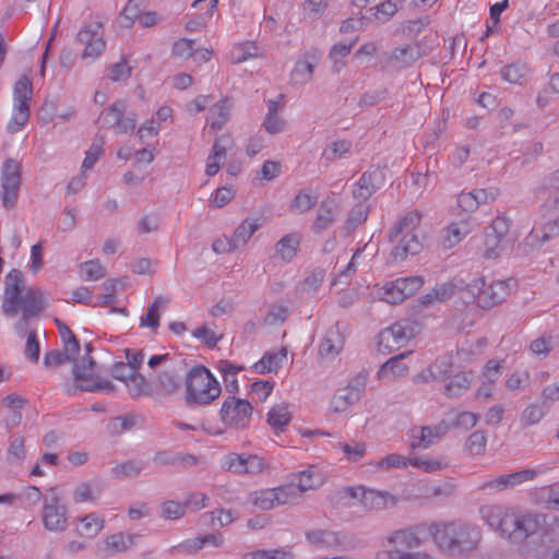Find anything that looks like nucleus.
<instances>
[{
  "label": "nucleus",
  "instance_id": "nucleus-1",
  "mask_svg": "<svg viewBox=\"0 0 559 559\" xmlns=\"http://www.w3.org/2000/svg\"><path fill=\"white\" fill-rule=\"evenodd\" d=\"M4 284L2 312L5 317H15L20 305H23L22 313L29 318L45 308V293L37 288H28L24 292V277L20 270H11L5 276Z\"/></svg>",
  "mask_w": 559,
  "mask_h": 559
},
{
  "label": "nucleus",
  "instance_id": "nucleus-2",
  "mask_svg": "<svg viewBox=\"0 0 559 559\" xmlns=\"http://www.w3.org/2000/svg\"><path fill=\"white\" fill-rule=\"evenodd\" d=\"M429 533L437 546L449 554L471 551L480 540L479 528L469 523H432Z\"/></svg>",
  "mask_w": 559,
  "mask_h": 559
},
{
  "label": "nucleus",
  "instance_id": "nucleus-3",
  "mask_svg": "<svg viewBox=\"0 0 559 559\" xmlns=\"http://www.w3.org/2000/svg\"><path fill=\"white\" fill-rule=\"evenodd\" d=\"M421 214L411 211L397 221L389 233L393 245L391 255L395 261H403L409 254L419 253L424 248V234L420 229Z\"/></svg>",
  "mask_w": 559,
  "mask_h": 559
},
{
  "label": "nucleus",
  "instance_id": "nucleus-4",
  "mask_svg": "<svg viewBox=\"0 0 559 559\" xmlns=\"http://www.w3.org/2000/svg\"><path fill=\"white\" fill-rule=\"evenodd\" d=\"M221 385L203 366L193 367L186 379V403L188 406L209 405L221 394Z\"/></svg>",
  "mask_w": 559,
  "mask_h": 559
},
{
  "label": "nucleus",
  "instance_id": "nucleus-5",
  "mask_svg": "<svg viewBox=\"0 0 559 559\" xmlns=\"http://www.w3.org/2000/svg\"><path fill=\"white\" fill-rule=\"evenodd\" d=\"M465 294L469 301H476L483 309H490L507 298L509 286L503 281L487 284L485 277L479 276L465 285Z\"/></svg>",
  "mask_w": 559,
  "mask_h": 559
},
{
  "label": "nucleus",
  "instance_id": "nucleus-6",
  "mask_svg": "<svg viewBox=\"0 0 559 559\" xmlns=\"http://www.w3.org/2000/svg\"><path fill=\"white\" fill-rule=\"evenodd\" d=\"M72 377L73 383H64V392L69 395H75L78 392H112L115 385L111 381L102 379L95 374V370L79 366L78 360L73 361Z\"/></svg>",
  "mask_w": 559,
  "mask_h": 559
},
{
  "label": "nucleus",
  "instance_id": "nucleus-7",
  "mask_svg": "<svg viewBox=\"0 0 559 559\" xmlns=\"http://www.w3.org/2000/svg\"><path fill=\"white\" fill-rule=\"evenodd\" d=\"M33 94L32 81L27 76L20 78L13 88L14 106L12 118L7 129L10 133L17 132L29 119V100Z\"/></svg>",
  "mask_w": 559,
  "mask_h": 559
},
{
  "label": "nucleus",
  "instance_id": "nucleus-8",
  "mask_svg": "<svg viewBox=\"0 0 559 559\" xmlns=\"http://www.w3.org/2000/svg\"><path fill=\"white\" fill-rule=\"evenodd\" d=\"M252 413V405L247 400L236 396H228L219 411L222 421L233 429H245L249 427Z\"/></svg>",
  "mask_w": 559,
  "mask_h": 559
},
{
  "label": "nucleus",
  "instance_id": "nucleus-9",
  "mask_svg": "<svg viewBox=\"0 0 559 559\" xmlns=\"http://www.w3.org/2000/svg\"><path fill=\"white\" fill-rule=\"evenodd\" d=\"M50 495L44 498L41 520L44 527L50 532L61 533L68 528V511L61 498L50 489Z\"/></svg>",
  "mask_w": 559,
  "mask_h": 559
},
{
  "label": "nucleus",
  "instance_id": "nucleus-10",
  "mask_svg": "<svg viewBox=\"0 0 559 559\" xmlns=\"http://www.w3.org/2000/svg\"><path fill=\"white\" fill-rule=\"evenodd\" d=\"M343 492L345 496L357 499L367 510L378 511L393 507L396 503V498L389 492L368 489L362 486L347 487L343 489Z\"/></svg>",
  "mask_w": 559,
  "mask_h": 559
},
{
  "label": "nucleus",
  "instance_id": "nucleus-11",
  "mask_svg": "<svg viewBox=\"0 0 559 559\" xmlns=\"http://www.w3.org/2000/svg\"><path fill=\"white\" fill-rule=\"evenodd\" d=\"M423 284L419 276L397 278L383 285L381 298L391 305L400 304L418 292Z\"/></svg>",
  "mask_w": 559,
  "mask_h": 559
},
{
  "label": "nucleus",
  "instance_id": "nucleus-12",
  "mask_svg": "<svg viewBox=\"0 0 559 559\" xmlns=\"http://www.w3.org/2000/svg\"><path fill=\"white\" fill-rule=\"evenodd\" d=\"M415 335L414 328L409 322H395L389 328L383 329L378 335V346L380 350L386 349L393 352L404 346Z\"/></svg>",
  "mask_w": 559,
  "mask_h": 559
},
{
  "label": "nucleus",
  "instance_id": "nucleus-13",
  "mask_svg": "<svg viewBox=\"0 0 559 559\" xmlns=\"http://www.w3.org/2000/svg\"><path fill=\"white\" fill-rule=\"evenodd\" d=\"M481 518L495 531L500 532L502 536H508L511 533V527L515 521L513 519L514 511L499 504L483 506L479 510Z\"/></svg>",
  "mask_w": 559,
  "mask_h": 559
},
{
  "label": "nucleus",
  "instance_id": "nucleus-14",
  "mask_svg": "<svg viewBox=\"0 0 559 559\" xmlns=\"http://www.w3.org/2000/svg\"><path fill=\"white\" fill-rule=\"evenodd\" d=\"M448 431L449 426L445 421H441L435 426L413 427L408 432L409 448L412 450H426Z\"/></svg>",
  "mask_w": 559,
  "mask_h": 559
},
{
  "label": "nucleus",
  "instance_id": "nucleus-15",
  "mask_svg": "<svg viewBox=\"0 0 559 559\" xmlns=\"http://www.w3.org/2000/svg\"><path fill=\"white\" fill-rule=\"evenodd\" d=\"M386 547L377 552H408L412 549L419 548L423 539L417 533L416 527H406L393 531L386 537Z\"/></svg>",
  "mask_w": 559,
  "mask_h": 559
},
{
  "label": "nucleus",
  "instance_id": "nucleus-16",
  "mask_svg": "<svg viewBox=\"0 0 559 559\" xmlns=\"http://www.w3.org/2000/svg\"><path fill=\"white\" fill-rule=\"evenodd\" d=\"M102 25L99 23L90 24L83 27L76 35V40L85 46L82 51V59L95 60L106 47L103 35L99 33Z\"/></svg>",
  "mask_w": 559,
  "mask_h": 559
},
{
  "label": "nucleus",
  "instance_id": "nucleus-17",
  "mask_svg": "<svg viewBox=\"0 0 559 559\" xmlns=\"http://www.w3.org/2000/svg\"><path fill=\"white\" fill-rule=\"evenodd\" d=\"M513 519L515 520V523L511 527L509 538L514 543H521L530 535L535 534L546 522L545 515L533 512L522 514L514 511Z\"/></svg>",
  "mask_w": 559,
  "mask_h": 559
},
{
  "label": "nucleus",
  "instance_id": "nucleus-18",
  "mask_svg": "<svg viewBox=\"0 0 559 559\" xmlns=\"http://www.w3.org/2000/svg\"><path fill=\"white\" fill-rule=\"evenodd\" d=\"M536 475L537 472L535 469H521L486 480L479 486V489L486 492H499L514 488L525 481L533 480Z\"/></svg>",
  "mask_w": 559,
  "mask_h": 559
},
{
  "label": "nucleus",
  "instance_id": "nucleus-19",
  "mask_svg": "<svg viewBox=\"0 0 559 559\" xmlns=\"http://www.w3.org/2000/svg\"><path fill=\"white\" fill-rule=\"evenodd\" d=\"M419 58V49L417 46L404 45L394 48L390 52H385L380 61L381 70L385 71L391 68L396 71L411 67Z\"/></svg>",
  "mask_w": 559,
  "mask_h": 559
},
{
  "label": "nucleus",
  "instance_id": "nucleus-20",
  "mask_svg": "<svg viewBox=\"0 0 559 559\" xmlns=\"http://www.w3.org/2000/svg\"><path fill=\"white\" fill-rule=\"evenodd\" d=\"M305 536L309 545L318 549H336L342 545L340 534L330 530H309L305 533Z\"/></svg>",
  "mask_w": 559,
  "mask_h": 559
},
{
  "label": "nucleus",
  "instance_id": "nucleus-21",
  "mask_svg": "<svg viewBox=\"0 0 559 559\" xmlns=\"http://www.w3.org/2000/svg\"><path fill=\"white\" fill-rule=\"evenodd\" d=\"M511 221L506 216H497L491 224L485 228L486 234L501 242L502 247L513 248L516 235L510 230Z\"/></svg>",
  "mask_w": 559,
  "mask_h": 559
},
{
  "label": "nucleus",
  "instance_id": "nucleus-22",
  "mask_svg": "<svg viewBox=\"0 0 559 559\" xmlns=\"http://www.w3.org/2000/svg\"><path fill=\"white\" fill-rule=\"evenodd\" d=\"M179 372L174 366H166L164 370L157 373L154 380V393L163 395H173L179 389Z\"/></svg>",
  "mask_w": 559,
  "mask_h": 559
},
{
  "label": "nucleus",
  "instance_id": "nucleus-23",
  "mask_svg": "<svg viewBox=\"0 0 559 559\" xmlns=\"http://www.w3.org/2000/svg\"><path fill=\"white\" fill-rule=\"evenodd\" d=\"M345 338L338 324L331 326L319 347V354L323 357H335L337 356L344 346Z\"/></svg>",
  "mask_w": 559,
  "mask_h": 559
},
{
  "label": "nucleus",
  "instance_id": "nucleus-24",
  "mask_svg": "<svg viewBox=\"0 0 559 559\" xmlns=\"http://www.w3.org/2000/svg\"><path fill=\"white\" fill-rule=\"evenodd\" d=\"M380 173L377 170L366 171L361 175L353 190L354 199L367 203V200L377 191Z\"/></svg>",
  "mask_w": 559,
  "mask_h": 559
},
{
  "label": "nucleus",
  "instance_id": "nucleus-25",
  "mask_svg": "<svg viewBox=\"0 0 559 559\" xmlns=\"http://www.w3.org/2000/svg\"><path fill=\"white\" fill-rule=\"evenodd\" d=\"M407 355L408 353H403L388 359L378 370V379L385 380L405 377L408 373L409 368L403 362V359Z\"/></svg>",
  "mask_w": 559,
  "mask_h": 559
},
{
  "label": "nucleus",
  "instance_id": "nucleus-26",
  "mask_svg": "<svg viewBox=\"0 0 559 559\" xmlns=\"http://www.w3.org/2000/svg\"><path fill=\"white\" fill-rule=\"evenodd\" d=\"M300 243V236L296 233L285 235L275 245L274 258L289 262L296 255Z\"/></svg>",
  "mask_w": 559,
  "mask_h": 559
},
{
  "label": "nucleus",
  "instance_id": "nucleus-27",
  "mask_svg": "<svg viewBox=\"0 0 559 559\" xmlns=\"http://www.w3.org/2000/svg\"><path fill=\"white\" fill-rule=\"evenodd\" d=\"M286 357L287 349L285 347H282L276 353H265L262 358L253 365V369L260 374L276 372L282 367V362Z\"/></svg>",
  "mask_w": 559,
  "mask_h": 559
},
{
  "label": "nucleus",
  "instance_id": "nucleus-28",
  "mask_svg": "<svg viewBox=\"0 0 559 559\" xmlns=\"http://www.w3.org/2000/svg\"><path fill=\"white\" fill-rule=\"evenodd\" d=\"M298 485L296 486L300 493L308 490H316L324 484V476L316 466L301 471L297 474Z\"/></svg>",
  "mask_w": 559,
  "mask_h": 559
},
{
  "label": "nucleus",
  "instance_id": "nucleus-29",
  "mask_svg": "<svg viewBox=\"0 0 559 559\" xmlns=\"http://www.w3.org/2000/svg\"><path fill=\"white\" fill-rule=\"evenodd\" d=\"M21 182V164L13 158L5 159L1 169V187L20 188Z\"/></svg>",
  "mask_w": 559,
  "mask_h": 559
},
{
  "label": "nucleus",
  "instance_id": "nucleus-30",
  "mask_svg": "<svg viewBox=\"0 0 559 559\" xmlns=\"http://www.w3.org/2000/svg\"><path fill=\"white\" fill-rule=\"evenodd\" d=\"M317 66V59L314 56L305 55L302 59L298 60L292 71V78L297 84L308 83L313 73V69Z\"/></svg>",
  "mask_w": 559,
  "mask_h": 559
},
{
  "label": "nucleus",
  "instance_id": "nucleus-31",
  "mask_svg": "<svg viewBox=\"0 0 559 559\" xmlns=\"http://www.w3.org/2000/svg\"><path fill=\"white\" fill-rule=\"evenodd\" d=\"M231 107L230 100L223 98L210 109L209 120L213 129L221 130L227 123Z\"/></svg>",
  "mask_w": 559,
  "mask_h": 559
},
{
  "label": "nucleus",
  "instance_id": "nucleus-32",
  "mask_svg": "<svg viewBox=\"0 0 559 559\" xmlns=\"http://www.w3.org/2000/svg\"><path fill=\"white\" fill-rule=\"evenodd\" d=\"M169 304V298L166 296H158L154 302L148 307L145 316L140 319V326H146L156 330L159 326L160 310Z\"/></svg>",
  "mask_w": 559,
  "mask_h": 559
},
{
  "label": "nucleus",
  "instance_id": "nucleus-33",
  "mask_svg": "<svg viewBox=\"0 0 559 559\" xmlns=\"http://www.w3.org/2000/svg\"><path fill=\"white\" fill-rule=\"evenodd\" d=\"M128 103L123 99L116 100L99 115L104 128H115L120 118L127 114Z\"/></svg>",
  "mask_w": 559,
  "mask_h": 559
},
{
  "label": "nucleus",
  "instance_id": "nucleus-34",
  "mask_svg": "<svg viewBox=\"0 0 559 559\" xmlns=\"http://www.w3.org/2000/svg\"><path fill=\"white\" fill-rule=\"evenodd\" d=\"M370 207L368 203L358 202L348 213L344 224L346 235H350L356 228L362 225L369 215Z\"/></svg>",
  "mask_w": 559,
  "mask_h": 559
},
{
  "label": "nucleus",
  "instance_id": "nucleus-35",
  "mask_svg": "<svg viewBox=\"0 0 559 559\" xmlns=\"http://www.w3.org/2000/svg\"><path fill=\"white\" fill-rule=\"evenodd\" d=\"M130 374L131 377L127 380L126 385L128 388L129 394L132 397L154 395L153 386L147 382L143 374L139 373L138 371L131 372Z\"/></svg>",
  "mask_w": 559,
  "mask_h": 559
},
{
  "label": "nucleus",
  "instance_id": "nucleus-36",
  "mask_svg": "<svg viewBox=\"0 0 559 559\" xmlns=\"http://www.w3.org/2000/svg\"><path fill=\"white\" fill-rule=\"evenodd\" d=\"M472 383V372H459L445 384L443 393L448 397H457L465 393Z\"/></svg>",
  "mask_w": 559,
  "mask_h": 559
},
{
  "label": "nucleus",
  "instance_id": "nucleus-37",
  "mask_svg": "<svg viewBox=\"0 0 559 559\" xmlns=\"http://www.w3.org/2000/svg\"><path fill=\"white\" fill-rule=\"evenodd\" d=\"M81 526L76 527V533L86 538H94L104 528V520L95 513H90L80 519Z\"/></svg>",
  "mask_w": 559,
  "mask_h": 559
},
{
  "label": "nucleus",
  "instance_id": "nucleus-38",
  "mask_svg": "<svg viewBox=\"0 0 559 559\" xmlns=\"http://www.w3.org/2000/svg\"><path fill=\"white\" fill-rule=\"evenodd\" d=\"M259 226L260 223L258 219L247 218L235 229L231 239L237 249L248 242Z\"/></svg>",
  "mask_w": 559,
  "mask_h": 559
},
{
  "label": "nucleus",
  "instance_id": "nucleus-39",
  "mask_svg": "<svg viewBox=\"0 0 559 559\" xmlns=\"http://www.w3.org/2000/svg\"><path fill=\"white\" fill-rule=\"evenodd\" d=\"M267 424L276 429L283 431L284 428L289 424L292 416L288 408L284 404L274 405L266 415Z\"/></svg>",
  "mask_w": 559,
  "mask_h": 559
},
{
  "label": "nucleus",
  "instance_id": "nucleus-40",
  "mask_svg": "<svg viewBox=\"0 0 559 559\" xmlns=\"http://www.w3.org/2000/svg\"><path fill=\"white\" fill-rule=\"evenodd\" d=\"M100 491V487L95 481L81 483L73 490V500L76 503L91 502L99 497Z\"/></svg>",
  "mask_w": 559,
  "mask_h": 559
},
{
  "label": "nucleus",
  "instance_id": "nucleus-41",
  "mask_svg": "<svg viewBox=\"0 0 559 559\" xmlns=\"http://www.w3.org/2000/svg\"><path fill=\"white\" fill-rule=\"evenodd\" d=\"M353 147V144L350 141L347 140H337L324 148L322 153V158H324L328 162H334L340 158H344L347 156V154L350 152Z\"/></svg>",
  "mask_w": 559,
  "mask_h": 559
},
{
  "label": "nucleus",
  "instance_id": "nucleus-42",
  "mask_svg": "<svg viewBox=\"0 0 559 559\" xmlns=\"http://www.w3.org/2000/svg\"><path fill=\"white\" fill-rule=\"evenodd\" d=\"M335 221L333 206L331 202L323 201L318 210L317 217L313 222L312 228L316 233L325 230Z\"/></svg>",
  "mask_w": 559,
  "mask_h": 559
},
{
  "label": "nucleus",
  "instance_id": "nucleus-43",
  "mask_svg": "<svg viewBox=\"0 0 559 559\" xmlns=\"http://www.w3.org/2000/svg\"><path fill=\"white\" fill-rule=\"evenodd\" d=\"M542 189L549 192L547 206L559 210V170L554 171L544 179Z\"/></svg>",
  "mask_w": 559,
  "mask_h": 559
},
{
  "label": "nucleus",
  "instance_id": "nucleus-44",
  "mask_svg": "<svg viewBox=\"0 0 559 559\" xmlns=\"http://www.w3.org/2000/svg\"><path fill=\"white\" fill-rule=\"evenodd\" d=\"M409 465L425 473H435L448 466V463L429 455L409 457Z\"/></svg>",
  "mask_w": 559,
  "mask_h": 559
},
{
  "label": "nucleus",
  "instance_id": "nucleus-45",
  "mask_svg": "<svg viewBox=\"0 0 559 559\" xmlns=\"http://www.w3.org/2000/svg\"><path fill=\"white\" fill-rule=\"evenodd\" d=\"M145 467V463L140 461H127L112 467L111 474L117 478L136 477Z\"/></svg>",
  "mask_w": 559,
  "mask_h": 559
},
{
  "label": "nucleus",
  "instance_id": "nucleus-46",
  "mask_svg": "<svg viewBox=\"0 0 559 559\" xmlns=\"http://www.w3.org/2000/svg\"><path fill=\"white\" fill-rule=\"evenodd\" d=\"M359 399L357 393L344 388L333 396L332 407L336 413L345 412L350 405L358 402Z\"/></svg>",
  "mask_w": 559,
  "mask_h": 559
},
{
  "label": "nucleus",
  "instance_id": "nucleus-47",
  "mask_svg": "<svg viewBox=\"0 0 559 559\" xmlns=\"http://www.w3.org/2000/svg\"><path fill=\"white\" fill-rule=\"evenodd\" d=\"M357 37L354 41L349 44H335L330 53L329 58L333 61L332 70L333 72H340L341 69L344 67V63L342 60L350 52L354 44L356 43Z\"/></svg>",
  "mask_w": 559,
  "mask_h": 559
},
{
  "label": "nucleus",
  "instance_id": "nucleus-48",
  "mask_svg": "<svg viewBox=\"0 0 559 559\" xmlns=\"http://www.w3.org/2000/svg\"><path fill=\"white\" fill-rule=\"evenodd\" d=\"M107 548L114 552L119 554L130 549L133 545L132 535H124L123 533H116L108 536L105 540Z\"/></svg>",
  "mask_w": 559,
  "mask_h": 559
},
{
  "label": "nucleus",
  "instance_id": "nucleus-49",
  "mask_svg": "<svg viewBox=\"0 0 559 559\" xmlns=\"http://www.w3.org/2000/svg\"><path fill=\"white\" fill-rule=\"evenodd\" d=\"M318 202V195L310 193L308 190L300 191L292 201L290 210L305 213L309 211Z\"/></svg>",
  "mask_w": 559,
  "mask_h": 559
},
{
  "label": "nucleus",
  "instance_id": "nucleus-50",
  "mask_svg": "<svg viewBox=\"0 0 559 559\" xmlns=\"http://www.w3.org/2000/svg\"><path fill=\"white\" fill-rule=\"evenodd\" d=\"M559 235V218L545 223L542 229H533L530 234L531 240L545 242Z\"/></svg>",
  "mask_w": 559,
  "mask_h": 559
},
{
  "label": "nucleus",
  "instance_id": "nucleus-51",
  "mask_svg": "<svg viewBox=\"0 0 559 559\" xmlns=\"http://www.w3.org/2000/svg\"><path fill=\"white\" fill-rule=\"evenodd\" d=\"M10 444L8 448V460L11 464H21L25 459V445L24 438L22 437H11Z\"/></svg>",
  "mask_w": 559,
  "mask_h": 559
},
{
  "label": "nucleus",
  "instance_id": "nucleus-52",
  "mask_svg": "<svg viewBox=\"0 0 559 559\" xmlns=\"http://www.w3.org/2000/svg\"><path fill=\"white\" fill-rule=\"evenodd\" d=\"M502 243L492 238L490 235L484 233V251L483 257L487 260H495L503 252L509 251L508 247H502Z\"/></svg>",
  "mask_w": 559,
  "mask_h": 559
},
{
  "label": "nucleus",
  "instance_id": "nucleus-53",
  "mask_svg": "<svg viewBox=\"0 0 559 559\" xmlns=\"http://www.w3.org/2000/svg\"><path fill=\"white\" fill-rule=\"evenodd\" d=\"M486 444L487 438L485 431L476 430L468 437L465 448L473 455H481L485 453Z\"/></svg>",
  "mask_w": 559,
  "mask_h": 559
},
{
  "label": "nucleus",
  "instance_id": "nucleus-54",
  "mask_svg": "<svg viewBox=\"0 0 559 559\" xmlns=\"http://www.w3.org/2000/svg\"><path fill=\"white\" fill-rule=\"evenodd\" d=\"M278 506L294 503L301 496L300 490L294 485L288 484L274 488Z\"/></svg>",
  "mask_w": 559,
  "mask_h": 559
},
{
  "label": "nucleus",
  "instance_id": "nucleus-55",
  "mask_svg": "<svg viewBox=\"0 0 559 559\" xmlns=\"http://www.w3.org/2000/svg\"><path fill=\"white\" fill-rule=\"evenodd\" d=\"M555 345L556 342L552 336H540L531 342L530 349L534 355L545 358L549 355Z\"/></svg>",
  "mask_w": 559,
  "mask_h": 559
},
{
  "label": "nucleus",
  "instance_id": "nucleus-56",
  "mask_svg": "<svg viewBox=\"0 0 559 559\" xmlns=\"http://www.w3.org/2000/svg\"><path fill=\"white\" fill-rule=\"evenodd\" d=\"M246 455L228 453L222 460V468L234 474H245Z\"/></svg>",
  "mask_w": 559,
  "mask_h": 559
},
{
  "label": "nucleus",
  "instance_id": "nucleus-57",
  "mask_svg": "<svg viewBox=\"0 0 559 559\" xmlns=\"http://www.w3.org/2000/svg\"><path fill=\"white\" fill-rule=\"evenodd\" d=\"M527 68L523 63H512L501 69V76L504 81L516 84L525 76Z\"/></svg>",
  "mask_w": 559,
  "mask_h": 559
},
{
  "label": "nucleus",
  "instance_id": "nucleus-58",
  "mask_svg": "<svg viewBox=\"0 0 559 559\" xmlns=\"http://www.w3.org/2000/svg\"><path fill=\"white\" fill-rule=\"evenodd\" d=\"M465 283L463 281L443 283L433 288L437 301H444L450 298L456 290L465 292Z\"/></svg>",
  "mask_w": 559,
  "mask_h": 559
},
{
  "label": "nucleus",
  "instance_id": "nucleus-59",
  "mask_svg": "<svg viewBox=\"0 0 559 559\" xmlns=\"http://www.w3.org/2000/svg\"><path fill=\"white\" fill-rule=\"evenodd\" d=\"M105 141L103 138H96L92 143L90 150L85 154L82 168L85 170L92 169L103 153V145Z\"/></svg>",
  "mask_w": 559,
  "mask_h": 559
},
{
  "label": "nucleus",
  "instance_id": "nucleus-60",
  "mask_svg": "<svg viewBox=\"0 0 559 559\" xmlns=\"http://www.w3.org/2000/svg\"><path fill=\"white\" fill-rule=\"evenodd\" d=\"M145 0H129L122 11V17L126 20L123 26H131L136 17L143 11L142 7H144Z\"/></svg>",
  "mask_w": 559,
  "mask_h": 559
},
{
  "label": "nucleus",
  "instance_id": "nucleus-61",
  "mask_svg": "<svg viewBox=\"0 0 559 559\" xmlns=\"http://www.w3.org/2000/svg\"><path fill=\"white\" fill-rule=\"evenodd\" d=\"M80 267L87 281H98L106 275V270L98 260L86 261Z\"/></svg>",
  "mask_w": 559,
  "mask_h": 559
},
{
  "label": "nucleus",
  "instance_id": "nucleus-62",
  "mask_svg": "<svg viewBox=\"0 0 559 559\" xmlns=\"http://www.w3.org/2000/svg\"><path fill=\"white\" fill-rule=\"evenodd\" d=\"M160 515L168 520L180 519L185 515L183 504L175 500H167L160 504Z\"/></svg>",
  "mask_w": 559,
  "mask_h": 559
},
{
  "label": "nucleus",
  "instance_id": "nucleus-63",
  "mask_svg": "<svg viewBox=\"0 0 559 559\" xmlns=\"http://www.w3.org/2000/svg\"><path fill=\"white\" fill-rule=\"evenodd\" d=\"M540 498L547 508L559 510V483L542 488Z\"/></svg>",
  "mask_w": 559,
  "mask_h": 559
},
{
  "label": "nucleus",
  "instance_id": "nucleus-64",
  "mask_svg": "<svg viewBox=\"0 0 559 559\" xmlns=\"http://www.w3.org/2000/svg\"><path fill=\"white\" fill-rule=\"evenodd\" d=\"M376 559H435L431 555L421 551L408 552H377Z\"/></svg>",
  "mask_w": 559,
  "mask_h": 559
}]
</instances>
